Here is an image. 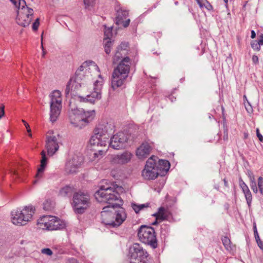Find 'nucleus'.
<instances>
[{
  "instance_id": "1",
  "label": "nucleus",
  "mask_w": 263,
  "mask_h": 263,
  "mask_svg": "<svg viewBox=\"0 0 263 263\" xmlns=\"http://www.w3.org/2000/svg\"><path fill=\"white\" fill-rule=\"evenodd\" d=\"M124 191V189L118 185L108 187L101 186L95 193V197L98 202L108 204L104 206L101 212L102 222L105 224L112 226L115 218L114 210L123 204V201L120 195Z\"/></svg>"
},
{
  "instance_id": "2",
  "label": "nucleus",
  "mask_w": 263,
  "mask_h": 263,
  "mask_svg": "<svg viewBox=\"0 0 263 263\" xmlns=\"http://www.w3.org/2000/svg\"><path fill=\"white\" fill-rule=\"evenodd\" d=\"M129 53L128 44L122 43L112 57V63L117 64L111 76V87L114 89L122 86L128 76L131 64Z\"/></svg>"
},
{
  "instance_id": "3",
  "label": "nucleus",
  "mask_w": 263,
  "mask_h": 263,
  "mask_svg": "<svg viewBox=\"0 0 263 263\" xmlns=\"http://www.w3.org/2000/svg\"><path fill=\"white\" fill-rule=\"evenodd\" d=\"M96 116L94 110L85 111L83 109H76L69 115L70 123L74 126L82 128L92 121Z\"/></svg>"
},
{
  "instance_id": "4",
  "label": "nucleus",
  "mask_w": 263,
  "mask_h": 263,
  "mask_svg": "<svg viewBox=\"0 0 263 263\" xmlns=\"http://www.w3.org/2000/svg\"><path fill=\"white\" fill-rule=\"evenodd\" d=\"M102 88V82L98 81L95 83L92 91H88L87 87L84 86L80 90V93L82 95L78 96V100L81 102H89L93 104L101 99Z\"/></svg>"
},
{
  "instance_id": "5",
  "label": "nucleus",
  "mask_w": 263,
  "mask_h": 263,
  "mask_svg": "<svg viewBox=\"0 0 263 263\" xmlns=\"http://www.w3.org/2000/svg\"><path fill=\"white\" fill-rule=\"evenodd\" d=\"M72 201V208L76 214L84 213L91 206L89 195L81 191L74 193Z\"/></svg>"
},
{
  "instance_id": "6",
  "label": "nucleus",
  "mask_w": 263,
  "mask_h": 263,
  "mask_svg": "<svg viewBox=\"0 0 263 263\" xmlns=\"http://www.w3.org/2000/svg\"><path fill=\"white\" fill-rule=\"evenodd\" d=\"M35 208L32 205L24 206L12 215V222L15 225H25L33 219Z\"/></svg>"
},
{
  "instance_id": "7",
  "label": "nucleus",
  "mask_w": 263,
  "mask_h": 263,
  "mask_svg": "<svg viewBox=\"0 0 263 263\" xmlns=\"http://www.w3.org/2000/svg\"><path fill=\"white\" fill-rule=\"evenodd\" d=\"M106 126L99 125L95 130V135L92 136L89 140V150L92 149L104 150L105 155L107 152V144L105 141L102 140L101 137L106 133Z\"/></svg>"
},
{
  "instance_id": "8",
  "label": "nucleus",
  "mask_w": 263,
  "mask_h": 263,
  "mask_svg": "<svg viewBox=\"0 0 263 263\" xmlns=\"http://www.w3.org/2000/svg\"><path fill=\"white\" fill-rule=\"evenodd\" d=\"M15 6L18 7L16 17L17 23L24 27L28 26L32 19L33 15V9L27 7L25 2V4H23V3L20 4L19 1L18 0L17 1V6Z\"/></svg>"
},
{
  "instance_id": "9",
  "label": "nucleus",
  "mask_w": 263,
  "mask_h": 263,
  "mask_svg": "<svg viewBox=\"0 0 263 263\" xmlns=\"http://www.w3.org/2000/svg\"><path fill=\"white\" fill-rule=\"evenodd\" d=\"M139 240L144 243L156 247L157 245L155 230L151 227L141 226L138 233Z\"/></svg>"
},
{
  "instance_id": "10",
  "label": "nucleus",
  "mask_w": 263,
  "mask_h": 263,
  "mask_svg": "<svg viewBox=\"0 0 263 263\" xmlns=\"http://www.w3.org/2000/svg\"><path fill=\"white\" fill-rule=\"evenodd\" d=\"M50 119L54 122L61 112L62 107V95L59 90H54L51 94Z\"/></svg>"
},
{
  "instance_id": "11",
  "label": "nucleus",
  "mask_w": 263,
  "mask_h": 263,
  "mask_svg": "<svg viewBox=\"0 0 263 263\" xmlns=\"http://www.w3.org/2000/svg\"><path fill=\"white\" fill-rule=\"evenodd\" d=\"M158 174L155 161L152 158L149 159L142 171V177L146 180H153L158 177Z\"/></svg>"
},
{
  "instance_id": "12",
  "label": "nucleus",
  "mask_w": 263,
  "mask_h": 263,
  "mask_svg": "<svg viewBox=\"0 0 263 263\" xmlns=\"http://www.w3.org/2000/svg\"><path fill=\"white\" fill-rule=\"evenodd\" d=\"M92 67H95L93 63L87 61L84 62L76 72V79L73 80L71 79L68 83L67 87H69L73 82L78 83L79 80L82 79L90 72V70Z\"/></svg>"
},
{
  "instance_id": "13",
  "label": "nucleus",
  "mask_w": 263,
  "mask_h": 263,
  "mask_svg": "<svg viewBox=\"0 0 263 263\" xmlns=\"http://www.w3.org/2000/svg\"><path fill=\"white\" fill-rule=\"evenodd\" d=\"M130 135L119 132L114 135L111 138L110 146L116 149H120L124 148L128 143Z\"/></svg>"
},
{
  "instance_id": "14",
  "label": "nucleus",
  "mask_w": 263,
  "mask_h": 263,
  "mask_svg": "<svg viewBox=\"0 0 263 263\" xmlns=\"http://www.w3.org/2000/svg\"><path fill=\"white\" fill-rule=\"evenodd\" d=\"M59 135H54L53 131L50 130L47 133V140L46 148L48 155H53L59 149V146L58 142Z\"/></svg>"
},
{
  "instance_id": "15",
  "label": "nucleus",
  "mask_w": 263,
  "mask_h": 263,
  "mask_svg": "<svg viewBox=\"0 0 263 263\" xmlns=\"http://www.w3.org/2000/svg\"><path fill=\"white\" fill-rule=\"evenodd\" d=\"M153 143L145 141L143 142L137 149L136 154L140 159H144L147 158L152 152Z\"/></svg>"
},
{
  "instance_id": "16",
  "label": "nucleus",
  "mask_w": 263,
  "mask_h": 263,
  "mask_svg": "<svg viewBox=\"0 0 263 263\" xmlns=\"http://www.w3.org/2000/svg\"><path fill=\"white\" fill-rule=\"evenodd\" d=\"M55 217L50 215L44 216L37 220V227L39 229L43 230H51V223L55 221Z\"/></svg>"
},
{
  "instance_id": "17",
  "label": "nucleus",
  "mask_w": 263,
  "mask_h": 263,
  "mask_svg": "<svg viewBox=\"0 0 263 263\" xmlns=\"http://www.w3.org/2000/svg\"><path fill=\"white\" fill-rule=\"evenodd\" d=\"M157 220L171 221L173 219L172 214L171 211L166 208L161 207L159 209L157 213L154 214Z\"/></svg>"
},
{
  "instance_id": "18",
  "label": "nucleus",
  "mask_w": 263,
  "mask_h": 263,
  "mask_svg": "<svg viewBox=\"0 0 263 263\" xmlns=\"http://www.w3.org/2000/svg\"><path fill=\"white\" fill-rule=\"evenodd\" d=\"M11 175L14 180L17 182L24 181L27 176V171L22 166L11 170Z\"/></svg>"
},
{
  "instance_id": "19",
  "label": "nucleus",
  "mask_w": 263,
  "mask_h": 263,
  "mask_svg": "<svg viewBox=\"0 0 263 263\" xmlns=\"http://www.w3.org/2000/svg\"><path fill=\"white\" fill-rule=\"evenodd\" d=\"M41 155L42 156V159L41 160V165L38 168L37 173L35 175V181L34 183L39 179L43 177L44 172L47 165V159L46 156V152L45 151H42Z\"/></svg>"
},
{
  "instance_id": "20",
  "label": "nucleus",
  "mask_w": 263,
  "mask_h": 263,
  "mask_svg": "<svg viewBox=\"0 0 263 263\" xmlns=\"http://www.w3.org/2000/svg\"><path fill=\"white\" fill-rule=\"evenodd\" d=\"M239 184L245 195L247 204L248 205L249 208L250 209L251 206L252 200V194L247 185L241 179H239Z\"/></svg>"
},
{
  "instance_id": "21",
  "label": "nucleus",
  "mask_w": 263,
  "mask_h": 263,
  "mask_svg": "<svg viewBox=\"0 0 263 263\" xmlns=\"http://www.w3.org/2000/svg\"><path fill=\"white\" fill-rule=\"evenodd\" d=\"M126 218V214L123 210H119L115 214V218L112 222V227L120 226Z\"/></svg>"
},
{
  "instance_id": "22",
  "label": "nucleus",
  "mask_w": 263,
  "mask_h": 263,
  "mask_svg": "<svg viewBox=\"0 0 263 263\" xmlns=\"http://www.w3.org/2000/svg\"><path fill=\"white\" fill-rule=\"evenodd\" d=\"M89 159L91 161H98L101 159L105 155L104 150L92 149L89 150Z\"/></svg>"
},
{
  "instance_id": "23",
  "label": "nucleus",
  "mask_w": 263,
  "mask_h": 263,
  "mask_svg": "<svg viewBox=\"0 0 263 263\" xmlns=\"http://www.w3.org/2000/svg\"><path fill=\"white\" fill-rule=\"evenodd\" d=\"M200 8L202 9H206L208 11L212 10L213 8L208 0H196Z\"/></svg>"
},
{
  "instance_id": "24",
  "label": "nucleus",
  "mask_w": 263,
  "mask_h": 263,
  "mask_svg": "<svg viewBox=\"0 0 263 263\" xmlns=\"http://www.w3.org/2000/svg\"><path fill=\"white\" fill-rule=\"evenodd\" d=\"M55 221L52 222L51 230H56L62 229L65 227V223L63 221H61L60 219L55 217Z\"/></svg>"
},
{
  "instance_id": "25",
  "label": "nucleus",
  "mask_w": 263,
  "mask_h": 263,
  "mask_svg": "<svg viewBox=\"0 0 263 263\" xmlns=\"http://www.w3.org/2000/svg\"><path fill=\"white\" fill-rule=\"evenodd\" d=\"M72 189L69 186L62 187L59 192V195L61 197H66L71 194Z\"/></svg>"
},
{
  "instance_id": "26",
  "label": "nucleus",
  "mask_w": 263,
  "mask_h": 263,
  "mask_svg": "<svg viewBox=\"0 0 263 263\" xmlns=\"http://www.w3.org/2000/svg\"><path fill=\"white\" fill-rule=\"evenodd\" d=\"M159 166L160 170L167 172L170 167V164L167 160H160L159 161Z\"/></svg>"
},
{
  "instance_id": "27",
  "label": "nucleus",
  "mask_w": 263,
  "mask_h": 263,
  "mask_svg": "<svg viewBox=\"0 0 263 263\" xmlns=\"http://www.w3.org/2000/svg\"><path fill=\"white\" fill-rule=\"evenodd\" d=\"M132 154L129 152H125L122 154L120 157V161L122 163H125L129 162L132 158Z\"/></svg>"
},
{
  "instance_id": "28",
  "label": "nucleus",
  "mask_w": 263,
  "mask_h": 263,
  "mask_svg": "<svg viewBox=\"0 0 263 263\" xmlns=\"http://www.w3.org/2000/svg\"><path fill=\"white\" fill-rule=\"evenodd\" d=\"M104 50L106 54H109L111 52V49L112 46V43L110 39L104 41Z\"/></svg>"
},
{
  "instance_id": "29",
  "label": "nucleus",
  "mask_w": 263,
  "mask_h": 263,
  "mask_svg": "<svg viewBox=\"0 0 263 263\" xmlns=\"http://www.w3.org/2000/svg\"><path fill=\"white\" fill-rule=\"evenodd\" d=\"M74 160H73L71 163L70 162L67 164L68 165H70L71 164H74L76 166V167H78L83 162V158L82 157H76V163L74 162Z\"/></svg>"
},
{
  "instance_id": "30",
  "label": "nucleus",
  "mask_w": 263,
  "mask_h": 263,
  "mask_svg": "<svg viewBox=\"0 0 263 263\" xmlns=\"http://www.w3.org/2000/svg\"><path fill=\"white\" fill-rule=\"evenodd\" d=\"M132 207L134 211L137 214L141 210H143L146 206L144 204H137L136 203H132Z\"/></svg>"
},
{
  "instance_id": "31",
  "label": "nucleus",
  "mask_w": 263,
  "mask_h": 263,
  "mask_svg": "<svg viewBox=\"0 0 263 263\" xmlns=\"http://www.w3.org/2000/svg\"><path fill=\"white\" fill-rule=\"evenodd\" d=\"M250 186L252 190L255 193H257L258 192V188L256 186L254 176H252V177H250Z\"/></svg>"
},
{
  "instance_id": "32",
  "label": "nucleus",
  "mask_w": 263,
  "mask_h": 263,
  "mask_svg": "<svg viewBox=\"0 0 263 263\" xmlns=\"http://www.w3.org/2000/svg\"><path fill=\"white\" fill-rule=\"evenodd\" d=\"M53 206V203L50 200H47L43 203V208L45 210H51Z\"/></svg>"
},
{
  "instance_id": "33",
  "label": "nucleus",
  "mask_w": 263,
  "mask_h": 263,
  "mask_svg": "<svg viewBox=\"0 0 263 263\" xmlns=\"http://www.w3.org/2000/svg\"><path fill=\"white\" fill-rule=\"evenodd\" d=\"M116 21L117 24H118V25H122L124 27H127L129 25L130 22L129 19H128L124 22L122 21L121 20H120L119 16L117 17Z\"/></svg>"
},
{
  "instance_id": "34",
  "label": "nucleus",
  "mask_w": 263,
  "mask_h": 263,
  "mask_svg": "<svg viewBox=\"0 0 263 263\" xmlns=\"http://www.w3.org/2000/svg\"><path fill=\"white\" fill-rule=\"evenodd\" d=\"M257 185L260 193L263 194V178L262 177L258 178Z\"/></svg>"
},
{
  "instance_id": "35",
  "label": "nucleus",
  "mask_w": 263,
  "mask_h": 263,
  "mask_svg": "<svg viewBox=\"0 0 263 263\" xmlns=\"http://www.w3.org/2000/svg\"><path fill=\"white\" fill-rule=\"evenodd\" d=\"M112 35L111 30L110 29H105L104 31V36L105 37L104 39V41H105L107 40H109V37Z\"/></svg>"
},
{
  "instance_id": "36",
  "label": "nucleus",
  "mask_w": 263,
  "mask_h": 263,
  "mask_svg": "<svg viewBox=\"0 0 263 263\" xmlns=\"http://www.w3.org/2000/svg\"><path fill=\"white\" fill-rule=\"evenodd\" d=\"M222 241L224 247H229L231 244V240L228 236L222 238Z\"/></svg>"
},
{
  "instance_id": "37",
  "label": "nucleus",
  "mask_w": 263,
  "mask_h": 263,
  "mask_svg": "<svg viewBox=\"0 0 263 263\" xmlns=\"http://www.w3.org/2000/svg\"><path fill=\"white\" fill-rule=\"evenodd\" d=\"M22 121L24 123V125L26 128L27 132L28 133V136L31 137L32 136L31 133V129L30 128V126H29L28 123L26 121H25L24 120H22Z\"/></svg>"
},
{
  "instance_id": "38",
  "label": "nucleus",
  "mask_w": 263,
  "mask_h": 263,
  "mask_svg": "<svg viewBox=\"0 0 263 263\" xmlns=\"http://www.w3.org/2000/svg\"><path fill=\"white\" fill-rule=\"evenodd\" d=\"M39 18H36L35 21V22L33 23L32 25V29L34 31H36L39 27L40 25V22H39Z\"/></svg>"
},
{
  "instance_id": "39",
  "label": "nucleus",
  "mask_w": 263,
  "mask_h": 263,
  "mask_svg": "<svg viewBox=\"0 0 263 263\" xmlns=\"http://www.w3.org/2000/svg\"><path fill=\"white\" fill-rule=\"evenodd\" d=\"M41 252L43 254H47L48 255H51L52 254V251L48 248L42 249Z\"/></svg>"
},
{
  "instance_id": "40",
  "label": "nucleus",
  "mask_w": 263,
  "mask_h": 263,
  "mask_svg": "<svg viewBox=\"0 0 263 263\" xmlns=\"http://www.w3.org/2000/svg\"><path fill=\"white\" fill-rule=\"evenodd\" d=\"M5 105L3 104L0 105V119L5 116Z\"/></svg>"
},
{
  "instance_id": "41",
  "label": "nucleus",
  "mask_w": 263,
  "mask_h": 263,
  "mask_svg": "<svg viewBox=\"0 0 263 263\" xmlns=\"http://www.w3.org/2000/svg\"><path fill=\"white\" fill-rule=\"evenodd\" d=\"M255 238L258 247H263V241L260 239L259 236H255Z\"/></svg>"
},
{
  "instance_id": "42",
  "label": "nucleus",
  "mask_w": 263,
  "mask_h": 263,
  "mask_svg": "<svg viewBox=\"0 0 263 263\" xmlns=\"http://www.w3.org/2000/svg\"><path fill=\"white\" fill-rule=\"evenodd\" d=\"M259 39L258 42V44L259 45V47H257V49L259 50L260 49V46L263 45V34H261L259 36Z\"/></svg>"
},
{
  "instance_id": "43",
  "label": "nucleus",
  "mask_w": 263,
  "mask_h": 263,
  "mask_svg": "<svg viewBox=\"0 0 263 263\" xmlns=\"http://www.w3.org/2000/svg\"><path fill=\"white\" fill-rule=\"evenodd\" d=\"M256 135L257 138H258L260 142H263V136L261 135V134L259 133V130L258 128L256 129Z\"/></svg>"
},
{
  "instance_id": "44",
  "label": "nucleus",
  "mask_w": 263,
  "mask_h": 263,
  "mask_svg": "<svg viewBox=\"0 0 263 263\" xmlns=\"http://www.w3.org/2000/svg\"><path fill=\"white\" fill-rule=\"evenodd\" d=\"M94 1L95 0H84V4L87 6L92 4Z\"/></svg>"
},
{
  "instance_id": "45",
  "label": "nucleus",
  "mask_w": 263,
  "mask_h": 263,
  "mask_svg": "<svg viewBox=\"0 0 263 263\" xmlns=\"http://www.w3.org/2000/svg\"><path fill=\"white\" fill-rule=\"evenodd\" d=\"M67 263H79L77 260L73 258H68L67 260Z\"/></svg>"
},
{
  "instance_id": "46",
  "label": "nucleus",
  "mask_w": 263,
  "mask_h": 263,
  "mask_svg": "<svg viewBox=\"0 0 263 263\" xmlns=\"http://www.w3.org/2000/svg\"><path fill=\"white\" fill-rule=\"evenodd\" d=\"M253 231H254L255 237L259 235L257 230V227H256V225L255 223H254V224H253Z\"/></svg>"
},
{
  "instance_id": "47",
  "label": "nucleus",
  "mask_w": 263,
  "mask_h": 263,
  "mask_svg": "<svg viewBox=\"0 0 263 263\" xmlns=\"http://www.w3.org/2000/svg\"><path fill=\"white\" fill-rule=\"evenodd\" d=\"M252 61L254 64H257L259 61L257 55H254L252 57Z\"/></svg>"
},
{
  "instance_id": "48",
  "label": "nucleus",
  "mask_w": 263,
  "mask_h": 263,
  "mask_svg": "<svg viewBox=\"0 0 263 263\" xmlns=\"http://www.w3.org/2000/svg\"><path fill=\"white\" fill-rule=\"evenodd\" d=\"M42 51H43L42 57H43V58H44V57H45V55H46V53H47V52H46V51L45 50V49H44V47H43V45H42Z\"/></svg>"
},
{
  "instance_id": "49",
  "label": "nucleus",
  "mask_w": 263,
  "mask_h": 263,
  "mask_svg": "<svg viewBox=\"0 0 263 263\" xmlns=\"http://www.w3.org/2000/svg\"><path fill=\"white\" fill-rule=\"evenodd\" d=\"M251 46L253 48H255L257 47H259V45L258 44V43H252L251 44Z\"/></svg>"
},
{
  "instance_id": "50",
  "label": "nucleus",
  "mask_w": 263,
  "mask_h": 263,
  "mask_svg": "<svg viewBox=\"0 0 263 263\" xmlns=\"http://www.w3.org/2000/svg\"><path fill=\"white\" fill-rule=\"evenodd\" d=\"M251 37L252 39H254L256 37V33L254 31H251Z\"/></svg>"
},
{
  "instance_id": "51",
  "label": "nucleus",
  "mask_w": 263,
  "mask_h": 263,
  "mask_svg": "<svg viewBox=\"0 0 263 263\" xmlns=\"http://www.w3.org/2000/svg\"><path fill=\"white\" fill-rule=\"evenodd\" d=\"M243 135V138L245 139H247L248 138L249 134L247 132H244Z\"/></svg>"
},
{
  "instance_id": "52",
  "label": "nucleus",
  "mask_w": 263,
  "mask_h": 263,
  "mask_svg": "<svg viewBox=\"0 0 263 263\" xmlns=\"http://www.w3.org/2000/svg\"><path fill=\"white\" fill-rule=\"evenodd\" d=\"M224 138L226 139V140L228 139V135L227 133L226 134V135L224 137Z\"/></svg>"
},
{
  "instance_id": "53",
  "label": "nucleus",
  "mask_w": 263,
  "mask_h": 263,
  "mask_svg": "<svg viewBox=\"0 0 263 263\" xmlns=\"http://www.w3.org/2000/svg\"><path fill=\"white\" fill-rule=\"evenodd\" d=\"M224 1L225 2L226 4L227 5L228 3V0H224Z\"/></svg>"
},
{
  "instance_id": "54",
  "label": "nucleus",
  "mask_w": 263,
  "mask_h": 263,
  "mask_svg": "<svg viewBox=\"0 0 263 263\" xmlns=\"http://www.w3.org/2000/svg\"><path fill=\"white\" fill-rule=\"evenodd\" d=\"M24 241H25L24 240H22V241H21V244L22 245L24 244Z\"/></svg>"
},
{
  "instance_id": "55",
  "label": "nucleus",
  "mask_w": 263,
  "mask_h": 263,
  "mask_svg": "<svg viewBox=\"0 0 263 263\" xmlns=\"http://www.w3.org/2000/svg\"><path fill=\"white\" fill-rule=\"evenodd\" d=\"M263 252V248H260Z\"/></svg>"
}]
</instances>
